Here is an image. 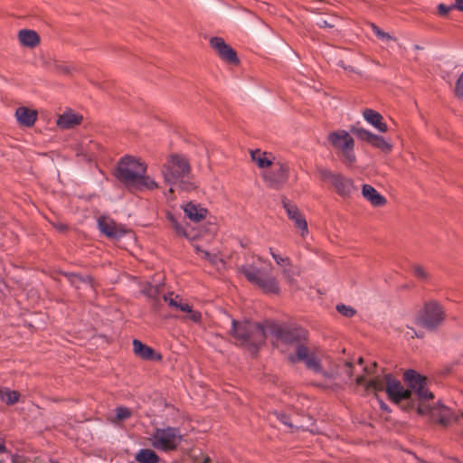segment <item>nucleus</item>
I'll return each instance as SVG.
<instances>
[{"label":"nucleus","mask_w":463,"mask_h":463,"mask_svg":"<svg viewBox=\"0 0 463 463\" xmlns=\"http://www.w3.org/2000/svg\"><path fill=\"white\" fill-rule=\"evenodd\" d=\"M68 280L71 285H73L76 288H80L81 285H86L90 288H93L92 279L90 277L83 278L78 274L70 273L65 274Z\"/></svg>","instance_id":"nucleus-29"},{"label":"nucleus","mask_w":463,"mask_h":463,"mask_svg":"<svg viewBox=\"0 0 463 463\" xmlns=\"http://www.w3.org/2000/svg\"><path fill=\"white\" fill-rule=\"evenodd\" d=\"M363 117L366 120V122H368L379 132L385 133L388 131V127L386 123L383 121V116L379 112L372 109H365L363 111Z\"/></svg>","instance_id":"nucleus-19"},{"label":"nucleus","mask_w":463,"mask_h":463,"mask_svg":"<svg viewBox=\"0 0 463 463\" xmlns=\"http://www.w3.org/2000/svg\"><path fill=\"white\" fill-rule=\"evenodd\" d=\"M14 117L20 126L31 128L38 118V112L27 107H18L14 112Z\"/></svg>","instance_id":"nucleus-16"},{"label":"nucleus","mask_w":463,"mask_h":463,"mask_svg":"<svg viewBox=\"0 0 463 463\" xmlns=\"http://www.w3.org/2000/svg\"><path fill=\"white\" fill-rule=\"evenodd\" d=\"M133 352L136 356L149 361H160L162 355L156 353L152 347L143 344L137 339L133 340Z\"/></svg>","instance_id":"nucleus-17"},{"label":"nucleus","mask_w":463,"mask_h":463,"mask_svg":"<svg viewBox=\"0 0 463 463\" xmlns=\"http://www.w3.org/2000/svg\"><path fill=\"white\" fill-rule=\"evenodd\" d=\"M176 309H179L182 312L187 314L185 318L194 322L199 323L202 318V315L199 311L194 310L193 307L186 302H184L183 299H179L178 307Z\"/></svg>","instance_id":"nucleus-26"},{"label":"nucleus","mask_w":463,"mask_h":463,"mask_svg":"<svg viewBox=\"0 0 463 463\" xmlns=\"http://www.w3.org/2000/svg\"><path fill=\"white\" fill-rule=\"evenodd\" d=\"M455 93L458 97H463V71L457 80Z\"/></svg>","instance_id":"nucleus-41"},{"label":"nucleus","mask_w":463,"mask_h":463,"mask_svg":"<svg viewBox=\"0 0 463 463\" xmlns=\"http://www.w3.org/2000/svg\"><path fill=\"white\" fill-rule=\"evenodd\" d=\"M352 133L355 135L358 138H360L363 141H366L370 144H372L373 140L375 137V134L370 132L367 129H364L363 128H353L351 129Z\"/></svg>","instance_id":"nucleus-33"},{"label":"nucleus","mask_w":463,"mask_h":463,"mask_svg":"<svg viewBox=\"0 0 463 463\" xmlns=\"http://www.w3.org/2000/svg\"><path fill=\"white\" fill-rule=\"evenodd\" d=\"M453 9H454V6H452V5H446L444 4H439L438 5L439 14L442 16H446Z\"/></svg>","instance_id":"nucleus-42"},{"label":"nucleus","mask_w":463,"mask_h":463,"mask_svg":"<svg viewBox=\"0 0 463 463\" xmlns=\"http://www.w3.org/2000/svg\"><path fill=\"white\" fill-rule=\"evenodd\" d=\"M405 335H406L408 337H411V338H413V337H414V335L419 336V335L416 334V332L414 331V329H413V328H411V327H407V330L405 331Z\"/></svg>","instance_id":"nucleus-43"},{"label":"nucleus","mask_w":463,"mask_h":463,"mask_svg":"<svg viewBox=\"0 0 463 463\" xmlns=\"http://www.w3.org/2000/svg\"><path fill=\"white\" fill-rule=\"evenodd\" d=\"M371 27H372V30L373 32L376 34L377 37H379L380 39L383 40V41H392V40H395V38H393L391 34H389L388 33H385L383 32V30H381L377 25H375L374 24H371Z\"/></svg>","instance_id":"nucleus-37"},{"label":"nucleus","mask_w":463,"mask_h":463,"mask_svg":"<svg viewBox=\"0 0 463 463\" xmlns=\"http://www.w3.org/2000/svg\"><path fill=\"white\" fill-rule=\"evenodd\" d=\"M454 6V9L457 8L459 11H463V0H455V5H451Z\"/></svg>","instance_id":"nucleus-44"},{"label":"nucleus","mask_w":463,"mask_h":463,"mask_svg":"<svg viewBox=\"0 0 463 463\" xmlns=\"http://www.w3.org/2000/svg\"><path fill=\"white\" fill-rule=\"evenodd\" d=\"M191 172V165L188 158L180 154L169 155L161 167V175L166 184L170 185L169 194L174 193L173 185L179 184L184 190L194 189L193 183L185 182Z\"/></svg>","instance_id":"nucleus-4"},{"label":"nucleus","mask_w":463,"mask_h":463,"mask_svg":"<svg viewBox=\"0 0 463 463\" xmlns=\"http://www.w3.org/2000/svg\"><path fill=\"white\" fill-rule=\"evenodd\" d=\"M164 299L168 303L170 307L177 308L178 301L181 298L178 296L174 297L173 294H170L168 296H164Z\"/></svg>","instance_id":"nucleus-39"},{"label":"nucleus","mask_w":463,"mask_h":463,"mask_svg":"<svg viewBox=\"0 0 463 463\" xmlns=\"http://www.w3.org/2000/svg\"><path fill=\"white\" fill-rule=\"evenodd\" d=\"M83 121V116L71 109H66L56 119V126L61 130L75 128Z\"/></svg>","instance_id":"nucleus-15"},{"label":"nucleus","mask_w":463,"mask_h":463,"mask_svg":"<svg viewBox=\"0 0 463 463\" xmlns=\"http://www.w3.org/2000/svg\"><path fill=\"white\" fill-rule=\"evenodd\" d=\"M362 194L373 206L379 207L386 204V199L379 194L375 188L370 184H364L362 187Z\"/></svg>","instance_id":"nucleus-22"},{"label":"nucleus","mask_w":463,"mask_h":463,"mask_svg":"<svg viewBox=\"0 0 463 463\" xmlns=\"http://www.w3.org/2000/svg\"><path fill=\"white\" fill-rule=\"evenodd\" d=\"M412 273L413 275L419 279H421V280H426L428 279L429 278V274L428 272L426 271V269L420 266V265H414L412 268Z\"/></svg>","instance_id":"nucleus-36"},{"label":"nucleus","mask_w":463,"mask_h":463,"mask_svg":"<svg viewBox=\"0 0 463 463\" xmlns=\"http://www.w3.org/2000/svg\"><path fill=\"white\" fill-rule=\"evenodd\" d=\"M158 187V184L150 176L146 175L145 174L140 175L138 179L136 181L135 184L131 187L133 189H148L154 190Z\"/></svg>","instance_id":"nucleus-27"},{"label":"nucleus","mask_w":463,"mask_h":463,"mask_svg":"<svg viewBox=\"0 0 463 463\" xmlns=\"http://www.w3.org/2000/svg\"><path fill=\"white\" fill-rule=\"evenodd\" d=\"M332 186L339 195L344 197L350 195L354 190L353 181L339 173L335 175V178L332 183Z\"/></svg>","instance_id":"nucleus-21"},{"label":"nucleus","mask_w":463,"mask_h":463,"mask_svg":"<svg viewBox=\"0 0 463 463\" xmlns=\"http://www.w3.org/2000/svg\"><path fill=\"white\" fill-rule=\"evenodd\" d=\"M210 45L218 53L219 57L225 62L238 64L239 59L236 52L228 45L221 37H213L210 40Z\"/></svg>","instance_id":"nucleus-12"},{"label":"nucleus","mask_w":463,"mask_h":463,"mask_svg":"<svg viewBox=\"0 0 463 463\" xmlns=\"http://www.w3.org/2000/svg\"><path fill=\"white\" fill-rule=\"evenodd\" d=\"M20 393L17 391L8 388L0 389V400L7 405H13L18 402Z\"/></svg>","instance_id":"nucleus-28"},{"label":"nucleus","mask_w":463,"mask_h":463,"mask_svg":"<svg viewBox=\"0 0 463 463\" xmlns=\"http://www.w3.org/2000/svg\"><path fill=\"white\" fill-rule=\"evenodd\" d=\"M346 366L351 367V364L350 363H346Z\"/></svg>","instance_id":"nucleus-49"},{"label":"nucleus","mask_w":463,"mask_h":463,"mask_svg":"<svg viewBox=\"0 0 463 463\" xmlns=\"http://www.w3.org/2000/svg\"><path fill=\"white\" fill-rule=\"evenodd\" d=\"M135 459L138 463H158V455L150 449H142L135 456Z\"/></svg>","instance_id":"nucleus-25"},{"label":"nucleus","mask_w":463,"mask_h":463,"mask_svg":"<svg viewBox=\"0 0 463 463\" xmlns=\"http://www.w3.org/2000/svg\"><path fill=\"white\" fill-rule=\"evenodd\" d=\"M196 253L202 258L208 260L213 266L219 267L222 263V259L216 253H211L205 250L201 249L198 245L194 246Z\"/></svg>","instance_id":"nucleus-31"},{"label":"nucleus","mask_w":463,"mask_h":463,"mask_svg":"<svg viewBox=\"0 0 463 463\" xmlns=\"http://www.w3.org/2000/svg\"><path fill=\"white\" fill-rule=\"evenodd\" d=\"M193 463H212L209 456L203 453L193 457Z\"/></svg>","instance_id":"nucleus-40"},{"label":"nucleus","mask_w":463,"mask_h":463,"mask_svg":"<svg viewBox=\"0 0 463 463\" xmlns=\"http://www.w3.org/2000/svg\"><path fill=\"white\" fill-rule=\"evenodd\" d=\"M318 25H319V27H321V28H323V27H332V25H331V24H329L327 23V21H326V20H321V21H319V22H318Z\"/></svg>","instance_id":"nucleus-45"},{"label":"nucleus","mask_w":463,"mask_h":463,"mask_svg":"<svg viewBox=\"0 0 463 463\" xmlns=\"http://www.w3.org/2000/svg\"><path fill=\"white\" fill-rule=\"evenodd\" d=\"M5 451V447L4 444L0 443V454L4 453Z\"/></svg>","instance_id":"nucleus-48"},{"label":"nucleus","mask_w":463,"mask_h":463,"mask_svg":"<svg viewBox=\"0 0 463 463\" xmlns=\"http://www.w3.org/2000/svg\"><path fill=\"white\" fill-rule=\"evenodd\" d=\"M283 208L288 218L292 222L296 230L299 231L300 236L306 238L308 233V225L305 215L294 203L283 200Z\"/></svg>","instance_id":"nucleus-11"},{"label":"nucleus","mask_w":463,"mask_h":463,"mask_svg":"<svg viewBox=\"0 0 463 463\" xmlns=\"http://www.w3.org/2000/svg\"><path fill=\"white\" fill-rule=\"evenodd\" d=\"M146 165L132 156L123 157L118 164L116 176L126 186L131 188L140 175L146 174Z\"/></svg>","instance_id":"nucleus-7"},{"label":"nucleus","mask_w":463,"mask_h":463,"mask_svg":"<svg viewBox=\"0 0 463 463\" xmlns=\"http://www.w3.org/2000/svg\"><path fill=\"white\" fill-rule=\"evenodd\" d=\"M45 66L51 71L65 76H71L72 73L76 71L74 66L57 61H48L45 62Z\"/></svg>","instance_id":"nucleus-23"},{"label":"nucleus","mask_w":463,"mask_h":463,"mask_svg":"<svg viewBox=\"0 0 463 463\" xmlns=\"http://www.w3.org/2000/svg\"><path fill=\"white\" fill-rule=\"evenodd\" d=\"M183 210L188 219L192 222H198L206 218L208 211L200 204L189 202L183 206Z\"/></svg>","instance_id":"nucleus-20"},{"label":"nucleus","mask_w":463,"mask_h":463,"mask_svg":"<svg viewBox=\"0 0 463 463\" xmlns=\"http://www.w3.org/2000/svg\"><path fill=\"white\" fill-rule=\"evenodd\" d=\"M269 253L276 264L280 268L283 278L288 283L292 284L295 281V278L298 275V272L295 270V267L293 266L290 259L278 254L272 248L269 249Z\"/></svg>","instance_id":"nucleus-14"},{"label":"nucleus","mask_w":463,"mask_h":463,"mask_svg":"<svg viewBox=\"0 0 463 463\" xmlns=\"http://www.w3.org/2000/svg\"><path fill=\"white\" fill-rule=\"evenodd\" d=\"M300 335L295 331H284L279 335L282 345H290L295 354H288V360L292 363L303 362L306 366L325 378H333L336 373L335 366L331 358L321 352L310 351L299 343Z\"/></svg>","instance_id":"nucleus-2"},{"label":"nucleus","mask_w":463,"mask_h":463,"mask_svg":"<svg viewBox=\"0 0 463 463\" xmlns=\"http://www.w3.org/2000/svg\"><path fill=\"white\" fill-rule=\"evenodd\" d=\"M403 380L408 388L391 374L377 376L368 382L364 376L356 378V383L364 385L366 391L381 392L385 391L388 398L393 403L399 404L403 401H408L411 407H416L417 412L420 415L430 414L431 417L439 420L441 424H447L450 421L451 412L449 408L439 405L431 407L428 402L433 399V394L427 388V379L413 370H408L403 374Z\"/></svg>","instance_id":"nucleus-1"},{"label":"nucleus","mask_w":463,"mask_h":463,"mask_svg":"<svg viewBox=\"0 0 463 463\" xmlns=\"http://www.w3.org/2000/svg\"><path fill=\"white\" fill-rule=\"evenodd\" d=\"M251 159L256 163L258 167L266 170L275 161L271 155L262 152L260 150H255L251 152Z\"/></svg>","instance_id":"nucleus-24"},{"label":"nucleus","mask_w":463,"mask_h":463,"mask_svg":"<svg viewBox=\"0 0 463 463\" xmlns=\"http://www.w3.org/2000/svg\"><path fill=\"white\" fill-rule=\"evenodd\" d=\"M281 350L282 352H286L287 350H285L282 346H281Z\"/></svg>","instance_id":"nucleus-50"},{"label":"nucleus","mask_w":463,"mask_h":463,"mask_svg":"<svg viewBox=\"0 0 463 463\" xmlns=\"http://www.w3.org/2000/svg\"><path fill=\"white\" fill-rule=\"evenodd\" d=\"M167 218H168L169 222H171L173 228L175 229V233L178 236H183V237L187 236L184 227L176 220V218L174 215L168 213Z\"/></svg>","instance_id":"nucleus-35"},{"label":"nucleus","mask_w":463,"mask_h":463,"mask_svg":"<svg viewBox=\"0 0 463 463\" xmlns=\"http://www.w3.org/2000/svg\"><path fill=\"white\" fill-rule=\"evenodd\" d=\"M327 139L331 146L340 152L343 162L346 165L352 166L355 163L354 140L345 130L332 132L328 135Z\"/></svg>","instance_id":"nucleus-8"},{"label":"nucleus","mask_w":463,"mask_h":463,"mask_svg":"<svg viewBox=\"0 0 463 463\" xmlns=\"http://www.w3.org/2000/svg\"><path fill=\"white\" fill-rule=\"evenodd\" d=\"M444 319L445 311L442 307L435 301L426 303L417 317L418 323L430 330L438 327Z\"/></svg>","instance_id":"nucleus-9"},{"label":"nucleus","mask_w":463,"mask_h":463,"mask_svg":"<svg viewBox=\"0 0 463 463\" xmlns=\"http://www.w3.org/2000/svg\"><path fill=\"white\" fill-rule=\"evenodd\" d=\"M230 334L236 344L245 346L251 354H255L266 339L263 326L249 320H232Z\"/></svg>","instance_id":"nucleus-5"},{"label":"nucleus","mask_w":463,"mask_h":463,"mask_svg":"<svg viewBox=\"0 0 463 463\" xmlns=\"http://www.w3.org/2000/svg\"><path fill=\"white\" fill-rule=\"evenodd\" d=\"M14 463H29V462H27L26 460L22 459V458H17L14 460Z\"/></svg>","instance_id":"nucleus-46"},{"label":"nucleus","mask_w":463,"mask_h":463,"mask_svg":"<svg viewBox=\"0 0 463 463\" xmlns=\"http://www.w3.org/2000/svg\"><path fill=\"white\" fill-rule=\"evenodd\" d=\"M371 145L385 153H390L392 149V145L378 135L375 136Z\"/></svg>","instance_id":"nucleus-34"},{"label":"nucleus","mask_w":463,"mask_h":463,"mask_svg":"<svg viewBox=\"0 0 463 463\" xmlns=\"http://www.w3.org/2000/svg\"><path fill=\"white\" fill-rule=\"evenodd\" d=\"M182 439L183 436L180 430L169 426L156 428L148 438L152 447L165 452L175 450L182 442Z\"/></svg>","instance_id":"nucleus-6"},{"label":"nucleus","mask_w":463,"mask_h":463,"mask_svg":"<svg viewBox=\"0 0 463 463\" xmlns=\"http://www.w3.org/2000/svg\"><path fill=\"white\" fill-rule=\"evenodd\" d=\"M98 225L100 232L111 239H118L124 236L128 230L121 224H118L112 219L101 216L98 219Z\"/></svg>","instance_id":"nucleus-13"},{"label":"nucleus","mask_w":463,"mask_h":463,"mask_svg":"<svg viewBox=\"0 0 463 463\" xmlns=\"http://www.w3.org/2000/svg\"><path fill=\"white\" fill-rule=\"evenodd\" d=\"M380 405L383 410L387 411L388 407L384 402H380Z\"/></svg>","instance_id":"nucleus-47"},{"label":"nucleus","mask_w":463,"mask_h":463,"mask_svg":"<svg viewBox=\"0 0 463 463\" xmlns=\"http://www.w3.org/2000/svg\"><path fill=\"white\" fill-rule=\"evenodd\" d=\"M19 43L28 49H34L41 43V37L38 33L31 29H21L17 33Z\"/></svg>","instance_id":"nucleus-18"},{"label":"nucleus","mask_w":463,"mask_h":463,"mask_svg":"<svg viewBox=\"0 0 463 463\" xmlns=\"http://www.w3.org/2000/svg\"><path fill=\"white\" fill-rule=\"evenodd\" d=\"M265 262L262 258L252 256L244 264L238 267V273L263 292L278 294L279 292V281L275 276L264 269Z\"/></svg>","instance_id":"nucleus-3"},{"label":"nucleus","mask_w":463,"mask_h":463,"mask_svg":"<svg viewBox=\"0 0 463 463\" xmlns=\"http://www.w3.org/2000/svg\"><path fill=\"white\" fill-rule=\"evenodd\" d=\"M317 173L321 181L330 183L331 184L335 180V175H338V173H334L330 169L323 166H317Z\"/></svg>","instance_id":"nucleus-32"},{"label":"nucleus","mask_w":463,"mask_h":463,"mask_svg":"<svg viewBox=\"0 0 463 463\" xmlns=\"http://www.w3.org/2000/svg\"><path fill=\"white\" fill-rule=\"evenodd\" d=\"M336 310L342 314L343 316L346 317H353L354 314H355V311L353 307H348V306H345V305H337L336 306Z\"/></svg>","instance_id":"nucleus-38"},{"label":"nucleus","mask_w":463,"mask_h":463,"mask_svg":"<svg viewBox=\"0 0 463 463\" xmlns=\"http://www.w3.org/2000/svg\"><path fill=\"white\" fill-rule=\"evenodd\" d=\"M289 167L280 161H274L268 169L263 170L262 176L269 187L279 189L288 178Z\"/></svg>","instance_id":"nucleus-10"},{"label":"nucleus","mask_w":463,"mask_h":463,"mask_svg":"<svg viewBox=\"0 0 463 463\" xmlns=\"http://www.w3.org/2000/svg\"><path fill=\"white\" fill-rule=\"evenodd\" d=\"M131 415L132 412L128 408L120 406L115 409V416L109 420L115 425H119L122 421L129 419Z\"/></svg>","instance_id":"nucleus-30"}]
</instances>
